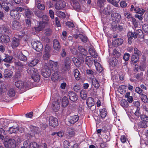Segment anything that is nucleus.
Returning a JSON list of instances; mask_svg holds the SVG:
<instances>
[{
  "instance_id": "obj_17",
  "label": "nucleus",
  "mask_w": 148,
  "mask_h": 148,
  "mask_svg": "<svg viewBox=\"0 0 148 148\" xmlns=\"http://www.w3.org/2000/svg\"><path fill=\"white\" fill-rule=\"evenodd\" d=\"M25 82H24L21 80H19L15 82V85L17 88L21 89L25 87Z\"/></svg>"
},
{
  "instance_id": "obj_8",
  "label": "nucleus",
  "mask_w": 148,
  "mask_h": 148,
  "mask_svg": "<svg viewBox=\"0 0 148 148\" xmlns=\"http://www.w3.org/2000/svg\"><path fill=\"white\" fill-rule=\"evenodd\" d=\"M66 6L65 2L62 0L57 1L55 5V7L57 10H60L64 8Z\"/></svg>"
},
{
  "instance_id": "obj_22",
  "label": "nucleus",
  "mask_w": 148,
  "mask_h": 148,
  "mask_svg": "<svg viewBox=\"0 0 148 148\" xmlns=\"http://www.w3.org/2000/svg\"><path fill=\"white\" fill-rule=\"evenodd\" d=\"M79 119V117L77 115H74L71 116L69 122L71 124H73L76 122Z\"/></svg>"
},
{
  "instance_id": "obj_56",
  "label": "nucleus",
  "mask_w": 148,
  "mask_h": 148,
  "mask_svg": "<svg viewBox=\"0 0 148 148\" xmlns=\"http://www.w3.org/2000/svg\"><path fill=\"white\" fill-rule=\"evenodd\" d=\"M8 29L4 27H0V33L3 34L7 32Z\"/></svg>"
},
{
  "instance_id": "obj_18",
  "label": "nucleus",
  "mask_w": 148,
  "mask_h": 148,
  "mask_svg": "<svg viewBox=\"0 0 148 148\" xmlns=\"http://www.w3.org/2000/svg\"><path fill=\"white\" fill-rule=\"evenodd\" d=\"M123 42V40L121 38H117L113 40L112 44L115 47L121 45Z\"/></svg>"
},
{
  "instance_id": "obj_54",
  "label": "nucleus",
  "mask_w": 148,
  "mask_h": 148,
  "mask_svg": "<svg viewBox=\"0 0 148 148\" xmlns=\"http://www.w3.org/2000/svg\"><path fill=\"white\" fill-rule=\"evenodd\" d=\"M143 72L136 74L135 76L136 78L138 80L142 79L143 78Z\"/></svg>"
},
{
  "instance_id": "obj_48",
  "label": "nucleus",
  "mask_w": 148,
  "mask_h": 148,
  "mask_svg": "<svg viewBox=\"0 0 148 148\" xmlns=\"http://www.w3.org/2000/svg\"><path fill=\"white\" fill-rule=\"evenodd\" d=\"M40 146L36 142H32L31 143L30 148H39Z\"/></svg>"
},
{
  "instance_id": "obj_43",
  "label": "nucleus",
  "mask_w": 148,
  "mask_h": 148,
  "mask_svg": "<svg viewBox=\"0 0 148 148\" xmlns=\"http://www.w3.org/2000/svg\"><path fill=\"white\" fill-rule=\"evenodd\" d=\"M6 135V133L4 130L2 128H0V138L3 140Z\"/></svg>"
},
{
  "instance_id": "obj_40",
  "label": "nucleus",
  "mask_w": 148,
  "mask_h": 148,
  "mask_svg": "<svg viewBox=\"0 0 148 148\" xmlns=\"http://www.w3.org/2000/svg\"><path fill=\"white\" fill-rule=\"evenodd\" d=\"M139 56L137 55H132L131 58V62L133 63H136L139 60Z\"/></svg>"
},
{
  "instance_id": "obj_53",
  "label": "nucleus",
  "mask_w": 148,
  "mask_h": 148,
  "mask_svg": "<svg viewBox=\"0 0 148 148\" xmlns=\"http://www.w3.org/2000/svg\"><path fill=\"white\" fill-rule=\"evenodd\" d=\"M6 90V85L4 84H2L0 88V91L1 92H4Z\"/></svg>"
},
{
  "instance_id": "obj_2",
  "label": "nucleus",
  "mask_w": 148,
  "mask_h": 148,
  "mask_svg": "<svg viewBox=\"0 0 148 148\" xmlns=\"http://www.w3.org/2000/svg\"><path fill=\"white\" fill-rule=\"evenodd\" d=\"M127 36L128 38V42L130 44L131 43V40L133 38L135 39L138 36L140 38H143V32L141 29H138L135 31L134 32H129L128 33Z\"/></svg>"
},
{
  "instance_id": "obj_33",
  "label": "nucleus",
  "mask_w": 148,
  "mask_h": 148,
  "mask_svg": "<svg viewBox=\"0 0 148 148\" xmlns=\"http://www.w3.org/2000/svg\"><path fill=\"white\" fill-rule=\"evenodd\" d=\"M120 104L124 108L127 107L129 106V104L124 99H122L120 102Z\"/></svg>"
},
{
  "instance_id": "obj_38",
  "label": "nucleus",
  "mask_w": 148,
  "mask_h": 148,
  "mask_svg": "<svg viewBox=\"0 0 148 148\" xmlns=\"http://www.w3.org/2000/svg\"><path fill=\"white\" fill-rule=\"evenodd\" d=\"M15 95V91L13 88L10 89L7 92V95L10 97H14Z\"/></svg>"
},
{
  "instance_id": "obj_7",
  "label": "nucleus",
  "mask_w": 148,
  "mask_h": 148,
  "mask_svg": "<svg viewBox=\"0 0 148 148\" xmlns=\"http://www.w3.org/2000/svg\"><path fill=\"white\" fill-rule=\"evenodd\" d=\"M32 47L37 51H40L43 49V46L41 42L38 41L32 42Z\"/></svg>"
},
{
  "instance_id": "obj_49",
  "label": "nucleus",
  "mask_w": 148,
  "mask_h": 148,
  "mask_svg": "<svg viewBox=\"0 0 148 148\" xmlns=\"http://www.w3.org/2000/svg\"><path fill=\"white\" fill-rule=\"evenodd\" d=\"M138 125V127L140 128H145L147 127L146 123L145 122H140Z\"/></svg>"
},
{
  "instance_id": "obj_60",
  "label": "nucleus",
  "mask_w": 148,
  "mask_h": 148,
  "mask_svg": "<svg viewBox=\"0 0 148 148\" xmlns=\"http://www.w3.org/2000/svg\"><path fill=\"white\" fill-rule=\"evenodd\" d=\"M113 54L115 57L118 58L120 55V54L116 49H114L113 51Z\"/></svg>"
},
{
  "instance_id": "obj_20",
  "label": "nucleus",
  "mask_w": 148,
  "mask_h": 148,
  "mask_svg": "<svg viewBox=\"0 0 148 148\" xmlns=\"http://www.w3.org/2000/svg\"><path fill=\"white\" fill-rule=\"evenodd\" d=\"M112 19L118 22L121 19V16L119 14L116 13H113L111 14Z\"/></svg>"
},
{
  "instance_id": "obj_35",
  "label": "nucleus",
  "mask_w": 148,
  "mask_h": 148,
  "mask_svg": "<svg viewBox=\"0 0 148 148\" xmlns=\"http://www.w3.org/2000/svg\"><path fill=\"white\" fill-rule=\"evenodd\" d=\"M118 62V60L115 57L111 59L110 62V64L112 66H116Z\"/></svg>"
},
{
  "instance_id": "obj_51",
  "label": "nucleus",
  "mask_w": 148,
  "mask_h": 148,
  "mask_svg": "<svg viewBox=\"0 0 148 148\" xmlns=\"http://www.w3.org/2000/svg\"><path fill=\"white\" fill-rule=\"evenodd\" d=\"M31 143H30L29 140H27L24 142L23 145L25 146L26 148H30Z\"/></svg>"
},
{
  "instance_id": "obj_45",
  "label": "nucleus",
  "mask_w": 148,
  "mask_h": 148,
  "mask_svg": "<svg viewBox=\"0 0 148 148\" xmlns=\"http://www.w3.org/2000/svg\"><path fill=\"white\" fill-rule=\"evenodd\" d=\"M135 12L136 13H138L141 15H143L145 12V11L143 9L138 7H136V8L135 9Z\"/></svg>"
},
{
  "instance_id": "obj_13",
  "label": "nucleus",
  "mask_w": 148,
  "mask_h": 148,
  "mask_svg": "<svg viewBox=\"0 0 148 148\" xmlns=\"http://www.w3.org/2000/svg\"><path fill=\"white\" fill-rule=\"evenodd\" d=\"M53 109L55 112H57L60 108V102L58 100L54 101L52 104Z\"/></svg>"
},
{
  "instance_id": "obj_12",
  "label": "nucleus",
  "mask_w": 148,
  "mask_h": 148,
  "mask_svg": "<svg viewBox=\"0 0 148 148\" xmlns=\"http://www.w3.org/2000/svg\"><path fill=\"white\" fill-rule=\"evenodd\" d=\"M45 23L43 22H40L38 26L34 27V30L36 32H39L43 30L45 27Z\"/></svg>"
},
{
  "instance_id": "obj_10",
  "label": "nucleus",
  "mask_w": 148,
  "mask_h": 148,
  "mask_svg": "<svg viewBox=\"0 0 148 148\" xmlns=\"http://www.w3.org/2000/svg\"><path fill=\"white\" fill-rule=\"evenodd\" d=\"M34 129V132H33L32 131L29 133L27 134L26 136H27V139L30 138L31 137L34 136L35 134V133H38L40 132V130H39V129L38 127H33Z\"/></svg>"
},
{
  "instance_id": "obj_42",
  "label": "nucleus",
  "mask_w": 148,
  "mask_h": 148,
  "mask_svg": "<svg viewBox=\"0 0 148 148\" xmlns=\"http://www.w3.org/2000/svg\"><path fill=\"white\" fill-rule=\"evenodd\" d=\"M56 15L59 17L62 18H64L65 17V13L60 11H57L56 12Z\"/></svg>"
},
{
  "instance_id": "obj_23",
  "label": "nucleus",
  "mask_w": 148,
  "mask_h": 148,
  "mask_svg": "<svg viewBox=\"0 0 148 148\" xmlns=\"http://www.w3.org/2000/svg\"><path fill=\"white\" fill-rule=\"evenodd\" d=\"M94 62L97 70L99 72H101L103 71V69L101 64L97 62V60H95Z\"/></svg>"
},
{
  "instance_id": "obj_41",
  "label": "nucleus",
  "mask_w": 148,
  "mask_h": 148,
  "mask_svg": "<svg viewBox=\"0 0 148 148\" xmlns=\"http://www.w3.org/2000/svg\"><path fill=\"white\" fill-rule=\"evenodd\" d=\"M92 85L95 88H98L99 86V84L98 81L95 78L93 79L92 81Z\"/></svg>"
},
{
  "instance_id": "obj_30",
  "label": "nucleus",
  "mask_w": 148,
  "mask_h": 148,
  "mask_svg": "<svg viewBox=\"0 0 148 148\" xmlns=\"http://www.w3.org/2000/svg\"><path fill=\"white\" fill-rule=\"evenodd\" d=\"M80 97L84 100H85L87 97V91L82 90L80 92Z\"/></svg>"
},
{
  "instance_id": "obj_15",
  "label": "nucleus",
  "mask_w": 148,
  "mask_h": 148,
  "mask_svg": "<svg viewBox=\"0 0 148 148\" xmlns=\"http://www.w3.org/2000/svg\"><path fill=\"white\" fill-rule=\"evenodd\" d=\"M69 96L70 100L73 101H76L78 99V96L76 94L70 91L69 92Z\"/></svg>"
},
{
  "instance_id": "obj_1",
  "label": "nucleus",
  "mask_w": 148,
  "mask_h": 148,
  "mask_svg": "<svg viewBox=\"0 0 148 148\" xmlns=\"http://www.w3.org/2000/svg\"><path fill=\"white\" fill-rule=\"evenodd\" d=\"M47 65L44 66L42 73V75L45 77H49L51 73V71L49 69H51L53 71L57 70L58 63L57 62L50 60L48 62Z\"/></svg>"
},
{
  "instance_id": "obj_50",
  "label": "nucleus",
  "mask_w": 148,
  "mask_h": 148,
  "mask_svg": "<svg viewBox=\"0 0 148 148\" xmlns=\"http://www.w3.org/2000/svg\"><path fill=\"white\" fill-rule=\"evenodd\" d=\"M52 33V31L49 28H47L45 30V34L47 36H49Z\"/></svg>"
},
{
  "instance_id": "obj_26",
  "label": "nucleus",
  "mask_w": 148,
  "mask_h": 148,
  "mask_svg": "<svg viewBox=\"0 0 148 148\" xmlns=\"http://www.w3.org/2000/svg\"><path fill=\"white\" fill-rule=\"evenodd\" d=\"M18 130V128L17 127L13 126L9 128L8 130L9 133L10 134L12 133H16Z\"/></svg>"
},
{
  "instance_id": "obj_59",
  "label": "nucleus",
  "mask_w": 148,
  "mask_h": 148,
  "mask_svg": "<svg viewBox=\"0 0 148 148\" xmlns=\"http://www.w3.org/2000/svg\"><path fill=\"white\" fill-rule=\"evenodd\" d=\"M141 96V98L142 101L145 103H147L148 101V100L147 96L145 95H143V94Z\"/></svg>"
},
{
  "instance_id": "obj_39",
  "label": "nucleus",
  "mask_w": 148,
  "mask_h": 148,
  "mask_svg": "<svg viewBox=\"0 0 148 148\" xmlns=\"http://www.w3.org/2000/svg\"><path fill=\"white\" fill-rule=\"evenodd\" d=\"M78 48L80 53V54L79 55H82L84 56L87 54V51L83 48L82 46H79Z\"/></svg>"
},
{
  "instance_id": "obj_21",
  "label": "nucleus",
  "mask_w": 148,
  "mask_h": 148,
  "mask_svg": "<svg viewBox=\"0 0 148 148\" xmlns=\"http://www.w3.org/2000/svg\"><path fill=\"white\" fill-rule=\"evenodd\" d=\"M93 60L92 58L90 57L86 56L85 58V63L88 66H91L93 63Z\"/></svg>"
},
{
  "instance_id": "obj_46",
  "label": "nucleus",
  "mask_w": 148,
  "mask_h": 148,
  "mask_svg": "<svg viewBox=\"0 0 148 148\" xmlns=\"http://www.w3.org/2000/svg\"><path fill=\"white\" fill-rule=\"evenodd\" d=\"M38 62V60L37 59H34L31 61L29 64V65L30 66H33L36 65Z\"/></svg>"
},
{
  "instance_id": "obj_16",
  "label": "nucleus",
  "mask_w": 148,
  "mask_h": 148,
  "mask_svg": "<svg viewBox=\"0 0 148 148\" xmlns=\"http://www.w3.org/2000/svg\"><path fill=\"white\" fill-rule=\"evenodd\" d=\"M54 71V73H53L51 77V79L53 81H56L58 80L59 78L60 73L57 70Z\"/></svg>"
},
{
  "instance_id": "obj_34",
  "label": "nucleus",
  "mask_w": 148,
  "mask_h": 148,
  "mask_svg": "<svg viewBox=\"0 0 148 148\" xmlns=\"http://www.w3.org/2000/svg\"><path fill=\"white\" fill-rule=\"evenodd\" d=\"M69 104V101L67 98L66 97H64L62 99V105L63 107L66 106Z\"/></svg>"
},
{
  "instance_id": "obj_31",
  "label": "nucleus",
  "mask_w": 148,
  "mask_h": 148,
  "mask_svg": "<svg viewBox=\"0 0 148 148\" xmlns=\"http://www.w3.org/2000/svg\"><path fill=\"white\" fill-rule=\"evenodd\" d=\"M107 114V112L106 110L103 108L100 110V115L101 117L102 118H105Z\"/></svg>"
},
{
  "instance_id": "obj_4",
  "label": "nucleus",
  "mask_w": 148,
  "mask_h": 148,
  "mask_svg": "<svg viewBox=\"0 0 148 148\" xmlns=\"http://www.w3.org/2000/svg\"><path fill=\"white\" fill-rule=\"evenodd\" d=\"M61 70L63 71H69L71 69V61L69 57H66L64 60V64L62 66Z\"/></svg>"
},
{
  "instance_id": "obj_64",
  "label": "nucleus",
  "mask_w": 148,
  "mask_h": 148,
  "mask_svg": "<svg viewBox=\"0 0 148 148\" xmlns=\"http://www.w3.org/2000/svg\"><path fill=\"white\" fill-rule=\"evenodd\" d=\"M50 56V54L48 52H47L44 54L43 56V58L44 60H47L49 58Z\"/></svg>"
},
{
  "instance_id": "obj_25",
  "label": "nucleus",
  "mask_w": 148,
  "mask_h": 148,
  "mask_svg": "<svg viewBox=\"0 0 148 148\" xmlns=\"http://www.w3.org/2000/svg\"><path fill=\"white\" fill-rule=\"evenodd\" d=\"M20 23L17 21H14L12 22V28L14 29H18L20 28Z\"/></svg>"
},
{
  "instance_id": "obj_55",
  "label": "nucleus",
  "mask_w": 148,
  "mask_h": 148,
  "mask_svg": "<svg viewBox=\"0 0 148 148\" xmlns=\"http://www.w3.org/2000/svg\"><path fill=\"white\" fill-rule=\"evenodd\" d=\"M15 65L16 67L21 68L24 66L21 62L19 61H16L14 62Z\"/></svg>"
},
{
  "instance_id": "obj_63",
  "label": "nucleus",
  "mask_w": 148,
  "mask_h": 148,
  "mask_svg": "<svg viewBox=\"0 0 148 148\" xmlns=\"http://www.w3.org/2000/svg\"><path fill=\"white\" fill-rule=\"evenodd\" d=\"M80 86L78 84L75 85L73 88L74 90L77 92L79 91V90H80Z\"/></svg>"
},
{
  "instance_id": "obj_37",
  "label": "nucleus",
  "mask_w": 148,
  "mask_h": 148,
  "mask_svg": "<svg viewBox=\"0 0 148 148\" xmlns=\"http://www.w3.org/2000/svg\"><path fill=\"white\" fill-rule=\"evenodd\" d=\"M12 72L11 71L6 69L5 71L4 77L5 78H10L11 76Z\"/></svg>"
},
{
  "instance_id": "obj_5",
  "label": "nucleus",
  "mask_w": 148,
  "mask_h": 148,
  "mask_svg": "<svg viewBox=\"0 0 148 148\" xmlns=\"http://www.w3.org/2000/svg\"><path fill=\"white\" fill-rule=\"evenodd\" d=\"M47 120H48L49 125L53 127H56L58 125V121L57 119L53 116L47 118Z\"/></svg>"
},
{
  "instance_id": "obj_29",
  "label": "nucleus",
  "mask_w": 148,
  "mask_h": 148,
  "mask_svg": "<svg viewBox=\"0 0 148 148\" xmlns=\"http://www.w3.org/2000/svg\"><path fill=\"white\" fill-rule=\"evenodd\" d=\"M25 13L26 17L29 18H31L33 15L32 12L28 9L25 10Z\"/></svg>"
},
{
  "instance_id": "obj_27",
  "label": "nucleus",
  "mask_w": 148,
  "mask_h": 148,
  "mask_svg": "<svg viewBox=\"0 0 148 148\" xmlns=\"http://www.w3.org/2000/svg\"><path fill=\"white\" fill-rule=\"evenodd\" d=\"M17 56L18 58L21 60L24 61H25L27 60V57L24 55L23 53L21 52L18 53Z\"/></svg>"
},
{
  "instance_id": "obj_44",
  "label": "nucleus",
  "mask_w": 148,
  "mask_h": 148,
  "mask_svg": "<svg viewBox=\"0 0 148 148\" xmlns=\"http://www.w3.org/2000/svg\"><path fill=\"white\" fill-rule=\"evenodd\" d=\"M135 12L136 13H138L141 15H143L145 12V11L143 9L138 7H136V8L135 9Z\"/></svg>"
},
{
  "instance_id": "obj_28",
  "label": "nucleus",
  "mask_w": 148,
  "mask_h": 148,
  "mask_svg": "<svg viewBox=\"0 0 148 148\" xmlns=\"http://www.w3.org/2000/svg\"><path fill=\"white\" fill-rule=\"evenodd\" d=\"M13 57L12 56H10L8 55H5V58L3 60V61L6 62L11 63L12 62Z\"/></svg>"
},
{
  "instance_id": "obj_32",
  "label": "nucleus",
  "mask_w": 148,
  "mask_h": 148,
  "mask_svg": "<svg viewBox=\"0 0 148 148\" xmlns=\"http://www.w3.org/2000/svg\"><path fill=\"white\" fill-rule=\"evenodd\" d=\"M74 76L76 80H78L80 78V74L79 70L76 69L74 71Z\"/></svg>"
},
{
  "instance_id": "obj_24",
  "label": "nucleus",
  "mask_w": 148,
  "mask_h": 148,
  "mask_svg": "<svg viewBox=\"0 0 148 148\" xmlns=\"http://www.w3.org/2000/svg\"><path fill=\"white\" fill-rule=\"evenodd\" d=\"M86 103L88 107L90 108L94 105V101L92 97H89L86 101Z\"/></svg>"
},
{
  "instance_id": "obj_36",
  "label": "nucleus",
  "mask_w": 148,
  "mask_h": 148,
  "mask_svg": "<svg viewBox=\"0 0 148 148\" xmlns=\"http://www.w3.org/2000/svg\"><path fill=\"white\" fill-rule=\"evenodd\" d=\"M72 60L74 64L77 67H79L80 66L81 62L78 59L74 57L73 58Z\"/></svg>"
},
{
  "instance_id": "obj_11",
  "label": "nucleus",
  "mask_w": 148,
  "mask_h": 148,
  "mask_svg": "<svg viewBox=\"0 0 148 148\" xmlns=\"http://www.w3.org/2000/svg\"><path fill=\"white\" fill-rule=\"evenodd\" d=\"M10 38L7 35H3L0 37V41L2 43H7L10 40Z\"/></svg>"
},
{
  "instance_id": "obj_58",
  "label": "nucleus",
  "mask_w": 148,
  "mask_h": 148,
  "mask_svg": "<svg viewBox=\"0 0 148 148\" xmlns=\"http://www.w3.org/2000/svg\"><path fill=\"white\" fill-rule=\"evenodd\" d=\"M135 91L137 93L141 95H143V91L140 88L138 87H136V88Z\"/></svg>"
},
{
  "instance_id": "obj_14",
  "label": "nucleus",
  "mask_w": 148,
  "mask_h": 148,
  "mask_svg": "<svg viewBox=\"0 0 148 148\" xmlns=\"http://www.w3.org/2000/svg\"><path fill=\"white\" fill-rule=\"evenodd\" d=\"M20 44V40L15 37L13 38L12 41L11 46L12 48H15L18 47Z\"/></svg>"
},
{
  "instance_id": "obj_3",
  "label": "nucleus",
  "mask_w": 148,
  "mask_h": 148,
  "mask_svg": "<svg viewBox=\"0 0 148 148\" xmlns=\"http://www.w3.org/2000/svg\"><path fill=\"white\" fill-rule=\"evenodd\" d=\"M27 73L31 76L34 81L38 82L40 80V77L37 70L33 67H30L27 70Z\"/></svg>"
},
{
  "instance_id": "obj_19",
  "label": "nucleus",
  "mask_w": 148,
  "mask_h": 148,
  "mask_svg": "<svg viewBox=\"0 0 148 148\" xmlns=\"http://www.w3.org/2000/svg\"><path fill=\"white\" fill-rule=\"evenodd\" d=\"M53 47L54 49L58 51L60 48V46L59 41L57 39L54 40L53 41Z\"/></svg>"
},
{
  "instance_id": "obj_6",
  "label": "nucleus",
  "mask_w": 148,
  "mask_h": 148,
  "mask_svg": "<svg viewBox=\"0 0 148 148\" xmlns=\"http://www.w3.org/2000/svg\"><path fill=\"white\" fill-rule=\"evenodd\" d=\"M4 144L6 147L10 148H14L16 147V142L13 139H9L8 140L5 139Z\"/></svg>"
},
{
  "instance_id": "obj_52",
  "label": "nucleus",
  "mask_w": 148,
  "mask_h": 148,
  "mask_svg": "<svg viewBox=\"0 0 148 148\" xmlns=\"http://www.w3.org/2000/svg\"><path fill=\"white\" fill-rule=\"evenodd\" d=\"M42 21L40 22H43L45 23L46 24L48 21V17L46 15H43L42 17Z\"/></svg>"
},
{
  "instance_id": "obj_57",
  "label": "nucleus",
  "mask_w": 148,
  "mask_h": 148,
  "mask_svg": "<svg viewBox=\"0 0 148 148\" xmlns=\"http://www.w3.org/2000/svg\"><path fill=\"white\" fill-rule=\"evenodd\" d=\"M1 121L3 122V124L5 126H7L10 123L9 120L8 119H1Z\"/></svg>"
},
{
  "instance_id": "obj_61",
  "label": "nucleus",
  "mask_w": 148,
  "mask_h": 148,
  "mask_svg": "<svg viewBox=\"0 0 148 148\" xmlns=\"http://www.w3.org/2000/svg\"><path fill=\"white\" fill-rule=\"evenodd\" d=\"M143 30L146 33H148V25L145 24L143 26Z\"/></svg>"
},
{
  "instance_id": "obj_9",
  "label": "nucleus",
  "mask_w": 148,
  "mask_h": 148,
  "mask_svg": "<svg viewBox=\"0 0 148 148\" xmlns=\"http://www.w3.org/2000/svg\"><path fill=\"white\" fill-rule=\"evenodd\" d=\"M10 14L11 16L14 19H18L20 17L21 15L19 12L16 9L11 10Z\"/></svg>"
},
{
  "instance_id": "obj_47",
  "label": "nucleus",
  "mask_w": 148,
  "mask_h": 148,
  "mask_svg": "<svg viewBox=\"0 0 148 148\" xmlns=\"http://www.w3.org/2000/svg\"><path fill=\"white\" fill-rule=\"evenodd\" d=\"M79 37L83 42H86L87 41L88 38L86 36L82 34H80L79 35Z\"/></svg>"
},
{
  "instance_id": "obj_62",
  "label": "nucleus",
  "mask_w": 148,
  "mask_h": 148,
  "mask_svg": "<svg viewBox=\"0 0 148 148\" xmlns=\"http://www.w3.org/2000/svg\"><path fill=\"white\" fill-rule=\"evenodd\" d=\"M140 118L142 120L145 122H148V117L145 115H141Z\"/></svg>"
}]
</instances>
